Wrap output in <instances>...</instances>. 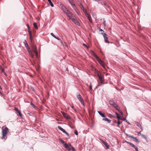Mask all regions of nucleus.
Segmentation results:
<instances>
[{"mask_svg":"<svg viewBox=\"0 0 151 151\" xmlns=\"http://www.w3.org/2000/svg\"><path fill=\"white\" fill-rule=\"evenodd\" d=\"M9 131L8 128L6 127L4 129H3L2 131V136L1 137L2 139H5V137Z\"/></svg>","mask_w":151,"mask_h":151,"instance_id":"nucleus-1","label":"nucleus"},{"mask_svg":"<svg viewBox=\"0 0 151 151\" xmlns=\"http://www.w3.org/2000/svg\"><path fill=\"white\" fill-rule=\"evenodd\" d=\"M64 14H65L68 17H69L70 19H71L72 17H73V14L68 10Z\"/></svg>","mask_w":151,"mask_h":151,"instance_id":"nucleus-2","label":"nucleus"},{"mask_svg":"<svg viewBox=\"0 0 151 151\" xmlns=\"http://www.w3.org/2000/svg\"><path fill=\"white\" fill-rule=\"evenodd\" d=\"M60 6L61 7V9L62 11L63 12L65 13L66 12L68 9L63 4H60Z\"/></svg>","mask_w":151,"mask_h":151,"instance_id":"nucleus-3","label":"nucleus"},{"mask_svg":"<svg viewBox=\"0 0 151 151\" xmlns=\"http://www.w3.org/2000/svg\"><path fill=\"white\" fill-rule=\"evenodd\" d=\"M71 19V20L75 23V24L77 25L78 26L80 25V24L78 22L77 20L76 19V18H73V17H72L71 19Z\"/></svg>","mask_w":151,"mask_h":151,"instance_id":"nucleus-4","label":"nucleus"},{"mask_svg":"<svg viewBox=\"0 0 151 151\" xmlns=\"http://www.w3.org/2000/svg\"><path fill=\"white\" fill-rule=\"evenodd\" d=\"M98 62L101 64L102 66L104 68H105V65L104 62L101 60L99 58L97 59Z\"/></svg>","mask_w":151,"mask_h":151,"instance_id":"nucleus-5","label":"nucleus"},{"mask_svg":"<svg viewBox=\"0 0 151 151\" xmlns=\"http://www.w3.org/2000/svg\"><path fill=\"white\" fill-rule=\"evenodd\" d=\"M61 113L63 116L67 119H69L70 118L69 117V116L67 114L65 113V112L61 111Z\"/></svg>","mask_w":151,"mask_h":151,"instance_id":"nucleus-6","label":"nucleus"},{"mask_svg":"<svg viewBox=\"0 0 151 151\" xmlns=\"http://www.w3.org/2000/svg\"><path fill=\"white\" fill-rule=\"evenodd\" d=\"M32 50L34 53L37 52V50L36 46L35 45H33L32 47Z\"/></svg>","mask_w":151,"mask_h":151,"instance_id":"nucleus-7","label":"nucleus"},{"mask_svg":"<svg viewBox=\"0 0 151 151\" xmlns=\"http://www.w3.org/2000/svg\"><path fill=\"white\" fill-rule=\"evenodd\" d=\"M14 110L17 112L18 113V116H19L20 117H22V114L21 112L17 108H14Z\"/></svg>","mask_w":151,"mask_h":151,"instance_id":"nucleus-8","label":"nucleus"},{"mask_svg":"<svg viewBox=\"0 0 151 151\" xmlns=\"http://www.w3.org/2000/svg\"><path fill=\"white\" fill-rule=\"evenodd\" d=\"M116 115L117 116V118L119 120H126V118H121V117L119 116V114L118 113H116Z\"/></svg>","mask_w":151,"mask_h":151,"instance_id":"nucleus-9","label":"nucleus"},{"mask_svg":"<svg viewBox=\"0 0 151 151\" xmlns=\"http://www.w3.org/2000/svg\"><path fill=\"white\" fill-rule=\"evenodd\" d=\"M68 1L73 7L75 6V4H74V1L73 0H68Z\"/></svg>","mask_w":151,"mask_h":151,"instance_id":"nucleus-10","label":"nucleus"},{"mask_svg":"<svg viewBox=\"0 0 151 151\" xmlns=\"http://www.w3.org/2000/svg\"><path fill=\"white\" fill-rule=\"evenodd\" d=\"M91 53L92 55L96 58V59H97L99 58L96 55L95 53L93 51L91 50Z\"/></svg>","mask_w":151,"mask_h":151,"instance_id":"nucleus-11","label":"nucleus"},{"mask_svg":"<svg viewBox=\"0 0 151 151\" xmlns=\"http://www.w3.org/2000/svg\"><path fill=\"white\" fill-rule=\"evenodd\" d=\"M98 76L99 78L100 81H104V79L103 77L101 76L99 74H98Z\"/></svg>","mask_w":151,"mask_h":151,"instance_id":"nucleus-12","label":"nucleus"},{"mask_svg":"<svg viewBox=\"0 0 151 151\" xmlns=\"http://www.w3.org/2000/svg\"><path fill=\"white\" fill-rule=\"evenodd\" d=\"M100 3L102 5H104L105 7H109V6L108 4L105 2H100Z\"/></svg>","mask_w":151,"mask_h":151,"instance_id":"nucleus-13","label":"nucleus"},{"mask_svg":"<svg viewBox=\"0 0 151 151\" xmlns=\"http://www.w3.org/2000/svg\"><path fill=\"white\" fill-rule=\"evenodd\" d=\"M102 120L107 121L108 123H110L111 122V120H109L108 119L106 118H103L102 119Z\"/></svg>","mask_w":151,"mask_h":151,"instance_id":"nucleus-14","label":"nucleus"},{"mask_svg":"<svg viewBox=\"0 0 151 151\" xmlns=\"http://www.w3.org/2000/svg\"><path fill=\"white\" fill-rule=\"evenodd\" d=\"M98 113L103 117H105L106 116L104 115V114L102 113L101 111H98Z\"/></svg>","mask_w":151,"mask_h":151,"instance_id":"nucleus-15","label":"nucleus"},{"mask_svg":"<svg viewBox=\"0 0 151 151\" xmlns=\"http://www.w3.org/2000/svg\"><path fill=\"white\" fill-rule=\"evenodd\" d=\"M77 98L79 101H81L83 99L79 93H78L77 95Z\"/></svg>","mask_w":151,"mask_h":151,"instance_id":"nucleus-16","label":"nucleus"},{"mask_svg":"<svg viewBox=\"0 0 151 151\" xmlns=\"http://www.w3.org/2000/svg\"><path fill=\"white\" fill-rule=\"evenodd\" d=\"M102 142L106 146V147L107 149H109V146L108 145L107 143L106 142H104V141H102Z\"/></svg>","mask_w":151,"mask_h":151,"instance_id":"nucleus-17","label":"nucleus"},{"mask_svg":"<svg viewBox=\"0 0 151 151\" xmlns=\"http://www.w3.org/2000/svg\"><path fill=\"white\" fill-rule=\"evenodd\" d=\"M104 38L105 42L106 43H109V42L108 40V38L107 37V36H106L105 37H104Z\"/></svg>","mask_w":151,"mask_h":151,"instance_id":"nucleus-18","label":"nucleus"},{"mask_svg":"<svg viewBox=\"0 0 151 151\" xmlns=\"http://www.w3.org/2000/svg\"><path fill=\"white\" fill-rule=\"evenodd\" d=\"M109 103L112 106L113 104L115 103L114 101L113 100H110L109 101Z\"/></svg>","mask_w":151,"mask_h":151,"instance_id":"nucleus-19","label":"nucleus"},{"mask_svg":"<svg viewBox=\"0 0 151 151\" xmlns=\"http://www.w3.org/2000/svg\"><path fill=\"white\" fill-rule=\"evenodd\" d=\"M136 125L137 126L139 127L141 129H142V127L141 124H140L139 123L137 122Z\"/></svg>","mask_w":151,"mask_h":151,"instance_id":"nucleus-20","label":"nucleus"},{"mask_svg":"<svg viewBox=\"0 0 151 151\" xmlns=\"http://www.w3.org/2000/svg\"><path fill=\"white\" fill-rule=\"evenodd\" d=\"M33 26L36 29H38V27L37 26V23L35 22L33 24Z\"/></svg>","mask_w":151,"mask_h":151,"instance_id":"nucleus-21","label":"nucleus"},{"mask_svg":"<svg viewBox=\"0 0 151 151\" xmlns=\"http://www.w3.org/2000/svg\"><path fill=\"white\" fill-rule=\"evenodd\" d=\"M88 16L87 17L89 21L91 23H92V20L91 19V16Z\"/></svg>","mask_w":151,"mask_h":151,"instance_id":"nucleus-22","label":"nucleus"},{"mask_svg":"<svg viewBox=\"0 0 151 151\" xmlns=\"http://www.w3.org/2000/svg\"><path fill=\"white\" fill-rule=\"evenodd\" d=\"M58 128L59 129L62 131L63 132L65 130L64 129H63L60 126H58Z\"/></svg>","mask_w":151,"mask_h":151,"instance_id":"nucleus-23","label":"nucleus"},{"mask_svg":"<svg viewBox=\"0 0 151 151\" xmlns=\"http://www.w3.org/2000/svg\"><path fill=\"white\" fill-rule=\"evenodd\" d=\"M48 0V1L49 2V3H50L51 6L52 7H53L54 5L53 4H52V2L51 1V0Z\"/></svg>","mask_w":151,"mask_h":151,"instance_id":"nucleus-24","label":"nucleus"},{"mask_svg":"<svg viewBox=\"0 0 151 151\" xmlns=\"http://www.w3.org/2000/svg\"><path fill=\"white\" fill-rule=\"evenodd\" d=\"M31 106H32L33 107H34V108L35 109H37V107L36 106L33 104L32 103H31Z\"/></svg>","mask_w":151,"mask_h":151,"instance_id":"nucleus-25","label":"nucleus"},{"mask_svg":"<svg viewBox=\"0 0 151 151\" xmlns=\"http://www.w3.org/2000/svg\"><path fill=\"white\" fill-rule=\"evenodd\" d=\"M80 8L81 9L83 10L84 9V7H83V5L81 3H80V4L79 5Z\"/></svg>","mask_w":151,"mask_h":151,"instance_id":"nucleus-26","label":"nucleus"},{"mask_svg":"<svg viewBox=\"0 0 151 151\" xmlns=\"http://www.w3.org/2000/svg\"><path fill=\"white\" fill-rule=\"evenodd\" d=\"M29 54L31 56V57L32 58H34V55L32 54V51L29 52Z\"/></svg>","mask_w":151,"mask_h":151,"instance_id":"nucleus-27","label":"nucleus"},{"mask_svg":"<svg viewBox=\"0 0 151 151\" xmlns=\"http://www.w3.org/2000/svg\"><path fill=\"white\" fill-rule=\"evenodd\" d=\"M112 106H114L115 108H118V105L116 104V103H115Z\"/></svg>","mask_w":151,"mask_h":151,"instance_id":"nucleus-28","label":"nucleus"},{"mask_svg":"<svg viewBox=\"0 0 151 151\" xmlns=\"http://www.w3.org/2000/svg\"><path fill=\"white\" fill-rule=\"evenodd\" d=\"M134 138V139H135V141L137 143H139L140 142V141L137 138L135 137V138Z\"/></svg>","mask_w":151,"mask_h":151,"instance_id":"nucleus-29","label":"nucleus"},{"mask_svg":"<svg viewBox=\"0 0 151 151\" xmlns=\"http://www.w3.org/2000/svg\"><path fill=\"white\" fill-rule=\"evenodd\" d=\"M61 43L63 45V46H65L66 47H68V45L66 43L64 42V43H63L62 42H61Z\"/></svg>","mask_w":151,"mask_h":151,"instance_id":"nucleus-30","label":"nucleus"},{"mask_svg":"<svg viewBox=\"0 0 151 151\" xmlns=\"http://www.w3.org/2000/svg\"><path fill=\"white\" fill-rule=\"evenodd\" d=\"M59 140L61 142V143L63 144V145H64L66 143L63 140H62L61 139H59Z\"/></svg>","mask_w":151,"mask_h":151,"instance_id":"nucleus-31","label":"nucleus"},{"mask_svg":"<svg viewBox=\"0 0 151 151\" xmlns=\"http://www.w3.org/2000/svg\"><path fill=\"white\" fill-rule=\"evenodd\" d=\"M102 35H103L104 37H105L106 36H107V34L103 32L102 33Z\"/></svg>","mask_w":151,"mask_h":151,"instance_id":"nucleus-32","label":"nucleus"},{"mask_svg":"<svg viewBox=\"0 0 151 151\" xmlns=\"http://www.w3.org/2000/svg\"><path fill=\"white\" fill-rule=\"evenodd\" d=\"M24 45H25V47H26L27 49H29V47L27 43V44L26 43V44H25Z\"/></svg>","mask_w":151,"mask_h":151,"instance_id":"nucleus-33","label":"nucleus"},{"mask_svg":"<svg viewBox=\"0 0 151 151\" xmlns=\"http://www.w3.org/2000/svg\"><path fill=\"white\" fill-rule=\"evenodd\" d=\"M63 145L65 147L66 149L67 148L68 146V145L66 143L64 145Z\"/></svg>","mask_w":151,"mask_h":151,"instance_id":"nucleus-34","label":"nucleus"},{"mask_svg":"<svg viewBox=\"0 0 151 151\" xmlns=\"http://www.w3.org/2000/svg\"><path fill=\"white\" fill-rule=\"evenodd\" d=\"M101 82L99 84V86H101L102 84H104V83H103V81H100Z\"/></svg>","mask_w":151,"mask_h":151,"instance_id":"nucleus-35","label":"nucleus"},{"mask_svg":"<svg viewBox=\"0 0 151 151\" xmlns=\"http://www.w3.org/2000/svg\"><path fill=\"white\" fill-rule=\"evenodd\" d=\"M127 136H129V137H130L134 139H135L134 138H135V137H134V136L133 135L129 136V135H128L127 134Z\"/></svg>","mask_w":151,"mask_h":151,"instance_id":"nucleus-36","label":"nucleus"},{"mask_svg":"<svg viewBox=\"0 0 151 151\" xmlns=\"http://www.w3.org/2000/svg\"><path fill=\"white\" fill-rule=\"evenodd\" d=\"M63 132L66 134L68 136H69V135L65 131V130Z\"/></svg>","mask_w":151,"mask_h":151,"instance_id":"nucleus-37","label":"nucleus"},{"mask_svg":"<svg viewBox=\"0 0 151 151\" xmlns=\"http://www.w3.org/2000/svg\"><path fill=\"white\" fill-rule=\"evenodd\" d=\"M63 132L66 134L68 136H69V135L65 131V130Z\"/></svg>","mask_w":151,"mask_h":151,"instance_id":"nucleus-38","label":"nucleus"},{"mask_svg":"<svg viewBox=\"0 0 151 151\" xmlns=\"http://www.w3.org/2000/svg\"><path fill=\"white\" fill-rule=\"evenodd\" d=\"M63 132L66 134L68 136H69V135L65 131V130Z\"/></svg>","mask_w":151,"mask_h":151,"instance_id":"nucleus-39","label":"nucleus"},{"mask_svg":"<svg viewBox=\"0 0 151 151\" xmlns=\"http://www.w3.org/2000/svg\"><path fill=\"white\" fill-rule=\"evenodd\" d=\"M63 132L66 134L68 136H69V135L65 131V130Z\"/></svg>","mask_w":151,"mask_h":151,"instance_id":"nucleus-40","label":"nucleus"},{"mask_svg":"<svg viewBox=\"0 0 151 151\" xmlns=\"http://www.w3.org/2000/svg\"><path fill=\"white\" fill-rule=\"evenodd\" d=\"M63 132L66 134L68 136H69V135L65 131V130Z\"/></svg>","mask_w":151,"mask_h":151,"instance_id":"nucleus-41","label":"nucleus"},{"mask_svg":"<svg viewBox=\"0 0 151 151\" xmlns=\"http://www.w3.org/2000/svg\"><path fill=\"white\" fill-rule=\"evenodd\" d=\"M63 132L66 134L68 136H69V135L65 131V130Z\"/></svg>","mask_w":151,"mask_h":151,"instance_id":"nucleus-42","label":"nucleus"},{"mask_svg":"<svg viewBox=\"0 0 151 151\" xmlns=\"http://www.w3.org/2000/svg\"><path fill=\"white\" fill-rule=\"evenodd\" d=\"M0 69L2 71V72H4V69L0 65Z\"/></svg>","mask_w":151,"mask_h":151,"instance_id":"nucleus-43","label":"nucleus"},{"mask_svg":"<svg viewBox=\"0 0 151 151\" xmlns=\"http://www.w3.org/2000/svg\"><path fill=\"white\" fill-rule=\"evenodd\" d=\"M70 145L72 148V150L73 151H76L74 147H73L71 145Z\"/></svg>","mask_w":151,"mask_h":151,"instance_id":"nucleus-44","label":"nucleus"},{"mask_svg":"<svg viewBox=\"0 0 151 151\" xmlns=\"http://www.w3.org/2000/svg\"><path fill=\"white\" fill-rule=\"evenodd\" d=\"M89 89L90 90H91L92 89V86L91 83H90L89 86Z\"/></svg>","mask_w":151,"mask_h":151,"instance_id":"nucleus-45","label":"nucleus"},{"mask_svg":"<svg viewBox=\"0 0 151 151\" xmlns=\"http://www.w3.org/2000/svg\"><path fill=\"white\" fill-rule=\"evenodd\" d=\"M74 133L75 134H76V135H78V132H77V131L76 130L74 131Z\"/></svg>","mask_w":151,"mask_h":151,"instance_id":"nucleus-46","label":"nucleus"},{"mask_svg":"<svg viewBox=\"0 0 151 151\" xmlns=\"http://www.w3.org/2000/svg\"><path fill=\"white\" fill-rule=\"evenodd\" d=\"M122 123V122L119 121L117 122V124L118 125H120Z\"/></svg>","mask_w":151,"mask_h":151,"instance_id":"nucleus-47","label":"nucleus"},{"mask_svg":"<svg viewBox=\"0 0 151 151\" xmlns=\"http://www.w3.org/2000/svg\"><path fill=\"white\" fill-rule=\"evenodd\" d=\"M35 53L36 57L37 58H38V52H35Z\"/></svg>","mask_w":151,"mask_h":151,"instance_id":"nucleus-48","label":"nucleus"},{"mask_svg":"<svg viewBox=\"0 0 151 151\" xmlns=\"http://www.w3.org/2000/svg\"><path fill=\"white\" fill-rule=\"evenodd\" d=\"M66 149L68 151H70L71 150V149L70 147H69L68 146L66 148Z\"/></svg>","mask_w":151,"mask_h":151,"instance_id":"nucleus-49","label":"nucleus"},{"mask_svg":"<svg viewBox=\"0 0 151 151\" xmlns=\"http://www.w3.org/2000/svg\"><path fill=\"white\" fill-rule=\"evenodd\" d=\"M51 35L54 38L55 37V36L54 34L53 33H51Z\"/></svg>","mask_w":151,"mask_h":151,"instance_id":"nucleus-50","label":"nucleus"},{"mask_svg":"<svg viewBox=\"0 0 151 151\" xmlns=\"http://www.w3.org/2000/svg\"><path fill=\"white\" fill-rule=\"evenodd\" d=\"M85 15L87 17H88V16H90V15L88 14L87 12L85 14Z\"/></svg>","mask_w":151,"mask_h":151,"instance_id":"nucleus-51","label":"nucleus"},{"mask_svg":"<svg viewBox=\"0 0 151 151\" xmlns=\"http://www.w3.org/2000/svg\"><path fill=\"white\" fill-rule=\"evenodd\" d=\"M83 46H85V47H87V48H88V46H87V45H86L85 44L83 43Z\"/></svg>","mask_w":151,"mask_h":151,"instance_id":"nucleus-52","label":"nucleus"},{"mask_svg":"<svg viewBox=\"0 0 151 151\" xmlns=\"http://www.w3.org/2000/svg\"><path fill=\"white\" fill-rule=\"evenodd\" d=\"M83 12L85 13V14L87 13V11L85 9H83Z\"/></svg>","mask_w":151,"mask_h":151,"instance_id":"nucleus-53","label":"nucleus"},{"mask_svg":"<svg viewBox=\"0 0 151 151\" xmlns=\"http://www.w3.org/2000/svg\"><path fill=\"white\" fill-rule=\"evenodd\" d=\"M28 32L29 33V37L32 36V35L31 34V32L30 31H29Z\"/></svg>","mask_w":151,"mask_h":151,"instance_id":"nucleus-54","label":"nucleus"},{"mask_svg":"<svg viewBox=\"0 0 151 151\" xmlns=\"http://www.w3.org/2000/svg\"><path fill=\"white\" fill-rule=\"evenodd\" d=\"M116 109L118 110L119 111L120 113L121 111L120 109H118V108H117Z\"/></svg>","mask_w":151,"mask_h":151,"instance_id":"nucleus-55","label":"nucleus"},{"mask_svg":"<svg viewBox=\"0 0 151 151\" xmlns=\"http://www.w3.org/2000/svg\"><path fill=\"white\" fill-rule=\"evenodd\" d=\"M116 109L118 110L119 111L120 113L121 111L120 109H118V108H117Z\"/></svg>","mask_w":151,"mask_h":151,"instance_id":"nucleus-56","label":"nucleus"},{"mask_svg":"<svg viewBox=\"0 0 151 151\" xmlns=\"http://www.w3.org/2000/svg\"><path fill=\"white\" fill-rule=\"evenodd\" d=\"M116 109L118 110L119 111L120 113L121 111L120 109H118V108H117Z\"/></svg>","mask_w":151,"mask_h":151,"instance_id":"nucleus-57","label":"nucleus"},{"mask_svg":"<svg viewBox=\"0 0 151 151\" xmlns=\"http://www.w3.org/2000/svg\"><path fill=\"white\" fill-rule=\"evenodd\" d=\"M116 109L118 110L119 111L120 113L121 111L120 109H118V108H117Z\"/></svg>","mask_w":151,"mask_h":151,"instance_id":"nucleus-58","label":"nucleus"},{"mask_svg":"<svg viewBox=\"0 0 151 151\" xmlns=\"http://www.w3.org/2000/svg\"><path fill=\"white\" fill-rule=\"evenodd\" d=\"M116 109L118 110L119 111L120 113L121 111L120 109H118V108H117Z\"/></svg>","mask_w":151,"mask_h":151,"instance_id":"nucleus-59","label":"nucleus"},{"mask_svg":"<svg viewBox=\"0 0 151 151\" xmlns=\"http://www.w3.org/2000/svg\"><path fill=\"white\" fill-rule=\"evenodd\" d=\"M81 101V104L84 103V100L83 99L81 100V101Z\"/></svg>","mask_w":151,"mask_h":151,"instance_id":"nucleus-60","label":"nucleus"},{"mask_svg":"<svg viewBox=\"0 0 151 151\" xmlns=\"http://www.w3.org/2000/svg\"><path fill=\"white\" fill-rule=\"evenodd\" d=\"M106 21H104V23H103V24H104V27L106 26Z\"/></svg>","mask_w":151,"mask_h":151,"instance_id":"nucleus-61","label":"nucleus"},{"mask_svg":"<svg viewBox=\"0 0 151 151\" xmlns=\"http://www.w3.org/2000/svg\"><path fill=\"white\" fill-rule=\"evenodd\" d=\"M27 51L28 52H30L31 51L30 50V48L29 47V49H27Z\"/></svg>","mask_w":151,"mask_h":151,"instance_id":"nucleus-62","label":"nucleus"},{"mask_svg":"<svg viewBox=\"0 0 151 151\" xmlns=\"http://www.w3.org/2000/svg\"><path fill=\"white\" fill-rule=\"evenodd\" d=\"M23 43H24V45H25V44H26H26L27 43V42L25 40L23 42Z\"/></svg>","mask_w":151,"mask_h":151,"instance_id":"nucleus-63","label":"nucleus"},{"mask_svg":"<svg viewBox=\"0 0 151 151\" xmlns=\"http://www.w3.org/2000/svg\"><path fill=\"white\" fill-rule=\"evenodd\" d=\"M124 121H126V122H127L129 124H130V123L126 119Z\"/></svg>","mask_w":151,"mask_h":151,"instance_id":"nucleus-64","label":"nucleus"}]
</instances>
